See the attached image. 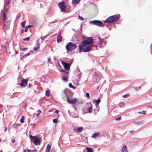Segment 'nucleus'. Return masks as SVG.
<instances>
[{"instance_id":"f257e3e1","label":"nucleus","mask_w":152,"mask_h":152,"mask_svg":"<svg viewBox=\"0 0 152 152\" xmlns=\"http://www.w3.org/2000/svg\"><path fill=\"white\" fill-rule=\"evenodd\" d=\"M93 40L92 39L90 38L83 41L81 44L78 46L79 52H88L91 50V48L93 46L94 47V49H97L96 45H92L93 43Z\"/></svg>"},{"instance_id":"f03ea898","label":"nucleus","mask_w":152,"mask_h":152,"mask_svg":"<svg viewBox=\"0 0 152 152\" xmlns=\"http://www.w3.org/2000/svg\"><path fill=\"white\" fill-rule=\"evenodd\" d=\"M119 14L114 15L113 16H110L107 18L105 21H104V23H113L114 22L117 21L120 17Z\"/></svg>"},{"instance_id":"7ed1b4c3","label":"nucleus","mask_w":152,"mask_h":152,"mask_svg":"<svg viewBox=\"0 0 152 152\" xmlns=\"http://www.w3.org/2000/svg\"><path fill=\"white\" fill-rule=\"evenodd\" d=\"M77 47V45L72 42H69L66 46V48L67 51H70L73 50Z\"/></svg>"},{"instance_id":"20e7f679","label":"nucleus","mask_w":152,"mask_h":152,"mask_svg":"<svg viewBox=\"0 0 152 152\" xmlns=\"http://www.w3.org/2000/svg\"><path fill=\"white\" fill-rule=\"evenodd\" d=\"M94 82L95 83H98L101 78V75L99 72H95L93 74Z\"/></svg>"},{"instance_id":"39448f33","label":"nucleus","mask_w":152,"mask_h":152,"mask_svg":"<svg viewBox=\"0 0 152 152\" xmlns=\"http://www.w3.org/2000/svg\"><path fill=\"white\" fill-rule=\"evenodd\" d=\"M30 139L35 145H39L40 144V140L36 137L30 136Z\"/></svg>"},{"instance_id":"423d86ee","label":"nucleus","mask_w":152,"mask_h":152,"mask_svg":"<svg viewBox=\"0 0 152 152\" xmlns=\"http://www.w3.org/2000/svg\"><path fill=\"white\" fill-rule=\"evenodd\" d=\"M58 6L61 12H65L66 11V7L65 6L64 1L59 3L58 4Z\"/></svg>"},{"instance_id":"0eeeda50","label":"nucleus","mask_w":152,"mask_h":152,"mask_svg":"<svg viewBox=\"0 0 152 152\" xmlns=\"http://www.w3.org/2000/svg\"><path fill=\"white\" fill-rule=\"evenodd\" d=\"M89 23L92 24H94L99 26H102L104 25L103 23L101 21L99 20H94L89 22Z\"/></svg>"},{"instance_id":"6e6552de","label":"nucleus","mask_w":152,"mask_h":152,"mask_svg":"<svg viewBox=\"0 0 152 152\" xmlns=\"http://www.w3.org/2000/svg\"><path fill=\"white\" fill-rule=\"evenodd\" d=\"M67 101L70 104H74L77 102V99L76 98L72 99H67Z\"/></svg>"},{"instance_id":"1a4fd4ad","label":"nucleus","mask_w":152,"mask_h":152,"mask_svg":"<svg viewBox=\"0 0 152 152\" xmlns=\"http://www.w3.org/2000/svg\"><path fill=\"white\" fill-rule=\"evenodd\" d=\"M62 64L63 65L65 70H68L70 69V64L64 62H61Z\"/></svg>"},{"instance_id":"9d476101","label":"nucleus","mask_w":152,"mask_h":152,"mask_svg":"<svg viewBox=\"0 0 152 152\" xmlns=\"http://www.w3.org/2000/svg\"><path fill=\"white\" fill-rule=\"evenodd\" d=\"M10 23V21H7V22H4V26L3 27V29L4 28L6 29H7L10 28L9 25Z\"/></svg>"},{"instance_id":"9b49d317","label":"nucleus","mask_w":152,"mask_h":152,"mask_svg":"<svg viewBox=\"0 0 152 152\" xmlns=\"http://www.w3.org/2000/svg\"><path fill=\"white\" fill-rule=\"evenodd\" d=\"M28 80L26 79H22L21 80L20 86H27Z\"/></svg>"},{"instance_id":"f8f14e48","label":"nucleus","mask_w":152,"mask_h":152,"mask_svg":"<svg viewBox=\"0 0 152 152\" xmlns=\"http://www.w3.org/2000/svg\"><path fill=\"white\" fill-rule=\"evenodd\" d=\"M98 38L99 39V41H100V42H101V45H103V44H104V45H103L102 46V45H100L99 47H104V45H105V44H106V43H105L106 42H105V41L104 40H101V39H100V37H98Z\"/></svg>"},{"instance_id":"ddd939ff","label":"nucleus","mask_w":152,"mask_h":152,"mask_svg":"<svg viewBox=\"0 0 152 152\" xmlns=\"http://www.w3.org/2000/svg\"><path fill=\"white\" fill-rule=\"evenodd\" d=\"M83 130V127H80L77 129H74V130L78 132V133L80 132Z\"/></svg>"},{"instance_id":"4468645a","label":"nucleus","mask_w":152,"mask_h":152,"mask_svg":"<svg viewBox=\"0 0 152 152\" xmlns=\"http://www.w3.org/2000/svg\"><path fill=\"white\" fill-rule=\"evenodd\" d=\"M60 34H58L57 37V41L58 43L60 42L62 40V37L60 35Z\"/></svg>"},{"instance_id":"2eb2a0df","label":"nucleus","mask_w":152,"mask_h":152,"mask_svg":"<svg viewBox=\"0 0 152 152\" xmlns=\"http://www.w3.org/2000/svg\"><path fill=\"white\" fill-rule=\"evenodd\" d=\"M91 106L89 107L87 109V110L88 112L89 113H91L92 112V104L91 103Z\"/></svg>"},{"instance_id":"dca6fc26","label":"nucleus","mask_w":152,"mask_h":152,"mask_svg":"<svg viewBox=\"0 0 152 152\" xmlns=\"http://www.w3.org/2000/svg\"><path fill=\"white\" fill-rule=\"evenodd\" d=\"M51 147V145L50 144H48L46 147V152H49L50 151V149Z\"/></svg>"},{"instance_id":"f3484780","label":"nucleus","mask_w":152,"mask_h":152,"mask_svg":"<svg viewBox=\"0 0 152 152\" xmlns=\"http://www.w3.org/2000/svg\"><path fill=\"white\" fill-rule=\"evenodd\" d=\"M122 152H127V147L125 145L123 146L122 149Z\"/></svg>"},{"instance_id":"a211bd4d","label":"nucleus","mask_w":152,"mask_h":152,"mask_svg":"<svg viewBox=\"0 0 152 152\" xmlns=\"http://www.w3.org/2000/svg\"><path fill=\"white\" fill-rule=\"evenodd\" d=\"M100 134L99 132L94 133L93 134L92 137L94 138H96L97 136H99Z\"/></svg>"},{"instance_id":"6ab92c4d","label":"nucleus","mask_w":152,"mask_h":152,"mask_svg":"<svg viewBox=\"0 0 152 152\" xmlns=\"http://www.w3.org/2000/svg\"><path fill=\"white\" fill-rule=\"evenodd\" d=\"M80 0H72V3L73 4H78Z\"/></svg>"},{"instance_id":"aec40b11","label":"nucleus","mask_w":152,"mask_h":152,"mask_svg":"<svg viewBox=\"0 0 152 152\" xmlns=\"http://www.w3.org/2000/svg\"><path fill=\"white\" fill-rule=\"evenodd\" d=\"M101 102L100 98H98L97 99L95 100V102L96 105L98 104Z\"/></svg>"},{"instance_id":"412c9836","label":"nucleus","mask_w":152,"mask_h":152,"mask_svg":"<svg viewBox=\"0 0 152 152\" xmlns=\"http://www.w3.org/2000/svg\"><path fill=\"white\" fill-rule=\"evenodd\" d=\"M86 149L87 150V152H94L93 151V149L92 148L86 147Z\"/></svg>"},{"instance_id":"4be33fe9","label":"nucleus","mask_w":152,"mask_h":152,"mask_svg":"<svg viewBox=\"0 0 152 152\" xmlns=\"http://www.w3.org/2000/svg\"><path fill=\"white\" fill-rule=\"evenodd\" d=\"M7 19V18L6 16V15L5 13H4L3 15V20L5 21Z\"/></svg>"},{"instance_id":"5701e85b","label":"nucleus","mask_w":152,"mask_h":152,"mask_svg":"<svg viewBox=\"0 0 152 152\" xmlns=\"http://www.w3.org/2000/svg\"><path fill=\"white\" fill-rule=\"evenodd\" d=\"M20 121L21 123H23L24 121V117L22 116L20 119Z\"/></svg>"},{"instance_id":"b1692460","label":"nucleus","mask_w":152,"mask_h":152,"mask_svg":"<svg viewBox=\"0 0 152 152\" xmlns=\"http://www.w3.org/2000/svg\"><path fill=\"white\" fill-rule=\"evenodd\" d=\"M30 55V53H28L27 54H25L24 55L22 58L21 59L22 60L23 58H25L27 57V56H29Z\"/></svg>"},{"instance_id":"393cba45","label":"nucleus","mask_w":152,"mask_h":152,"mask_svg":"<svg viewBox=\"0 0 152 152\" xmlns=\"http://www.w3.org/2000/svg\"><path fill=\"white\" fill-rule=\"evenodd\" d=\"M50 92L48 89L45 92V95L48 96H49Z\"/></svg>"},{"instance_id":"a878e982","label":"nucleus","mask_w":152,"mask_h":152,"mask_svg":"<svg viewBox=\"0 0 152 152\" xmlns=\"http://www.w3.org/2000/svg\"><path fill=\"white\" fill-rule=\"evenodd\" d=\"M27 150L28 152H37V151L36 150H30L27 149Z\"/></svg>"},{"instance_id":"bb28decb","label":"nucleus","mask_w":152,"mask_h":152,"mask_svg":"<svg viewBox=\"0 0 152 152\" xmlns=\"http://www.w3.org/2000/svg\"><path fill=\"white\" fill-rule=\"evenodd\" d=\"M62 80L64 82H66L67 81V78L66 77H62Z\"/></svg>"},{"instance_id":"cd10ccee","label":"nucleus","mask_w":152,"mask_h":152,"mask_svg":"<svg viewBox=\"0 0 152 152\" xmlns=\"http://www.w3.org/2000/svg\"><path fill=\"white\" fill-rule=\"evenodd\" d=\"M129 96V93L125 95H124L123 97L124 98H126L128 97Z\"/></svg>"},{"instance_id":"c85d7f7f","label":"nucleus","mask_w":152,"mask_h":152,"mask_svg":"<svg viewBox=\"0 0 152 152\" xmlns=\"http://www.w3.org/2000/svg\"><path fill=\"white\" fill-rule=\"evenodd\" d=\"M138 113L139 114H142L144 115H145L146 113V112L144 110H143L141 112H138Z\"/></svg>"},{"instance_id":"c756f323","label":"nucleus","mask_w":152,"mask_h":152,"mask_svg":"<svg viewBox=\"0 0 152 152\" xmlns=\"http://www.w3.org/2000/svg\"><path fill=\"white\" fill-rule=\"evenodd\" d=\"M37 114L36 115L37 116H38L39 114L41 113V111L40 110H38L37 111Z\"/></svg>"},{"instance_id":"7c9ffc66","label":"nucleus","mask_w":152,"mask_h":152,"mask_svg":"<svg viewBox=\"0 0 152 152\" xmlns=\"http://www.w3.org/2000/svg\"><path fill=\"white\" fill-rule=\"evenodd\" d=\"M30 39V37H28L23 39V41H29Z\"/></svg>"},{"instance_id":"2f4dec72","label":"nucleus","mask_w":152,"mask_h":152,"mask_svg":"<svg viewBox=\"0 0 152 152\" xmlns=\"http://www.w3.org/2000/svg\"><path fill=\"white\" fill-rule=\"evenodd\" d=\"M26 23V21H24L23 22H22L21 23V25H22V27L24 28L25 27V24Z\"/></svg>"},{"instance_id":"473e14b6","label":"nucleus","mask_w":152,"mask_h":152,"mask_svg":"<svg viewBox=\"0 0 152 152\" xmlns=\"http://www.w3.org/2000/svg\"><path fill=\"white\" fill-rule=\"evenodd\" d=\"M140 88H141L140 86H138L136 87V88H135L136 90L137 91H138V90H139L140 89Z\"/></svg>"},{"instance_id":"72a5a7b5","label":"nucleus","mask_w":152,"mask_h":152,"mask_svg":"<svg viewBox=\"0 0 152 152\" xmlns=\"http://www.w3.org/2000/svg\"><path fill=\"white\" fill-rule=\"evenodd\" d=\"M39 48V46H38L37 47H34V49L35 51H36L38 50V49Z\"/></svg>"},{"instance_id":"f704fd0d","label":"nucleus","mask_w":152,"mask_h":152,"mask_svg":"<svg viewBox=\"0 0 152 152\" xmlns=\"http://www.w3.org/2000/svg\"><path fill=\"white\" fill-rule=\"evenodd\" d=\"M13 126H14L15 128H16L17 126H19V124H15L13 125Z\"/></svg>"},{"instance_id":"c9c22d12","label":"nucleus","mask_w":152,"mask_h":152,"mask_svg":"<svg viewBox=\"0 0 152 152\" xmlns=\"http://www.w3.org/2000/svg\"><path fill=\"white\" fill-rule=\"evenodd\" d=\"M28 26H26L25 28V31L26 32H27L28 30Z\"/></svg>"},{"instance_id":"e433bc0d","label":"nucleus","mask_w":152,"mask_h":152,"mask_svg":"<svg viewBox=\"0 0 152 152\" xmlns=\"http://www.w3.org/2000/svg\"><path fill=\"white\" fill-rule=\"evenodd\" d=\"M119 106L120 107H123L124 106V104L123 103H121L119 104Z\"/></svg>"},{"instance_id":"4c0bfd02","label":"nucleus","mask_w":152,"mask_h":152,"mask_svg":"<svg viewBox=\"0 0 152 152\" xmlns=\"http://www.w3.org/2000/svg\"><path fill=\"white\" fill-rule=\"evenodd\" d=\"M53 122L54 123H56L57 122V120L56 119H53Z\"/></svg>"},{"instance_id":"58836bf2","label":"nucleus","mask_w":152,"mask_h":152,"mask_svg":"<svg viewBox=\"0 0 152 152\" xmlns=\"http://www.w3.org/2000/svg\"><path fill=\"white\" fill-rule=\"evenodd\" d=\"M78 18L80 20H82L83 21L84 20L83 18L80 16L79 15L78 16Z\"/></svg>"},{"instance_id":"ea45409f","label":"nucleus","mask_w":152,"mask_h":152,"mask_svg":"<svg viewBox=\"0 0 152 152\" xmlns=\"http://www.w3.org/2000/svg\"><path fill=\"white\" fill-rule=\"evenodd\" d=\"M121 119V117L120 116L119 117L115 119V120L116 121H119Z\"/></svg>"},{"instance_id":"a19ab883","label":"nucleus","mask_w":152,"mask_h":152,"mask_svg":"<svg viewBox=\"0 0 152 152\" xmlns=\"http://www.w3.org/2000/svg\"><path fill=\"white\" fill-rule=\"evenodd\" d=\"M86 96L88 98H89L90 97L89 94L88 93H87L86 94Z\"/></svg>"},{"instance_id":"79ce46f5","label":"nucleus","mask_w":152,"mask_h":152,"mask_svg":"<svg viewBox=\"0 0 152 152\" xmlns=\"http://www.w3.org/2000/svg\"><path fill=\"white\" fill-rule=\"evenodd\" d=\"M47 36H43V37H41V39L42 40H44V39L45 38L47 37Z\"/></svg>"},{"instance_id":"37998d69","label":"nucleus","mask_w":152,"mask_h":152,"mask_svg":"<svg viewBox=\"0 0 152 152\" xmlns=\"http://www.w3.org/2000/svg\"><path fill=\"white\" fill-rule=\"evenodd\" d=\"M69 87L73 88L74 89H75V86H69Z\"/></svg>"},{"instance_id":"c03bdc74","label":"nucleus","mask_w":152,"mask_h":152,"mask_svg":"<svg viewBox=\"0 0 152 152\" xmlns=\"http://www.w3.org/2000/svg\"><path fill=\"white\" fill-rule=\"evenodd\" d=\"M27 26H28L29 28L33 27V26L32 25H28Z\"/></svg>"},{"instance_id":"a18cd8bd","label":"nucleus","mask_w":152,"mask_h":152,"mask_svg":"<svg viewBox=\"0 0 152 152\" xmlns=\"http://www.w3.org/2000/svg\"><path fill=\"white\" fill-rule=\"evenodd\" d=\"M12 143H14V142H15V140H14V139H12Z\"/></svg>"},{"instance_id":"49530a36","label":"nucleus","mask_w":152,"mask_h":152,"mask_svg":"<svg viewBox=\"0 0 152 152\" xmlns=\"http://www.w3.org/2000/svg\"><path fill=\"white\" fill-rule=\"evenodd\" d=\"M7 130V127H6L4 130V132H6Z\"/></svg>"},{"instance_id":"de8ad7c7","label":"nucleus","mask_w":152,"mask_h":152,"mask_svg":"<svg viewBox=\"0 0 152 152\" xmlns=\"http://www.w3.org/2000/svg\"><path fill=\"white\" fill-rule=\"evenodd\" d=\"M148 108H152V106H150V105H149L148 106Z\"/></svg>"},{"instance_id":"09e8293b","label":"nucleus","mask_w":152,"mask_h":152,"mask_svg":"<svg viewBox=\"0 0 152 152\" xmlns=\"http://www.w3.org/2000/svg\"><path fill=\"white\" fill-rule=\"evenodd\" d=\"M27 48H25L23 49V51H25V50H26L27 49Z\"/></svg>"},{"instance_id":"8fccbe9b","label":"nucleus","mask_w":152,"mask_h":152,"mask_svg":"<svg viewBox=\"0 0 152 152\" xmlns=\"http://www.w3.org/2000/svg\"><path fill=\"white\" fill-rule=\"evenodd\" d=\"M59 112V110H56V111H55V113H58Z\"/></svg>"},{"instance_id":"3c124183","label":"nucleus","mask_w":152,"mask_h":152,"mask_svg":"<svg viewBox=\"0 0 152 152\" xmlns=\"http://www.w3.org/2000/svg\"><path fill=\"white\" fill-rule=\"evenodd\" d=\"M68 86H72V83H69L68 85Z\"/></svg>"},{"instance_id":"603ef678","label":"nucleus","mask_w":152,"mask_h":152,"mask_svg":"<svg viewBox=\"0 0 152 152\" xmlns=\"http://www.w3.org/2000/svg\"><path fill=\"white\" fill-rule=\"evenodd\" d=\"M51 60V59L49 58L48 60V62H49L50 60Z\"/></svg>"},{"instance_id":"864d4df0","label":"nucleus","mask_w":152,"mask_h":152,"mask_svg":"<svg viewBox=\"0 0 152 152\" xmlns=\"http://www.w3.org/2000/svg\"><path fill=\"white\" fill-rule=\"evenodd\" d=\"M130 133H134V131H130Z\"/></svg>"},{"instance_id":"5fc2aeb1","label":"nucleus","mask_w":152,"mask_h":152,"mask_svg":"<svg viewBox=\"0 0 152 152\" xmlns=\"http://www.w3.org/2000/svg\"><path fill=\"white\" fill-rule=\"evenodd\" d=\"M151 50H152V44H151Z\"/></svg>"},{"instance_id":"6e6d98bb","label":"nucleus","mask_w":152,"mask_h":152,"mask_svg":"<svg viewBox=\"0 0 152 152\" xmlns=\"http://www.w3.org/2000/svg\"><path fill=\"white\" fill-rule=\"evenodd\" d=\"M32 84H31V83H29L28 86H32Z\"/></svg>"},{"instance_id":"4d7b16f0","label":"nucleus","mask_w":152,"mask_h":152,"mask_svg":"<svg viewBox=\"0 0 152 152\" xmlns=\"http://www.w3.org/2000/svg\"><path fill=\"white\" fill-rule=\"evenodd\" d=\"M23 30H22L21 31V33H22L23 32Z\"/></svg>"},{"instance_id":"13d9d810","label":"nucleus","mask_w":152,"mask_h":152,"mask_svg":"<svg viewBox=\"0 0 152 152\" xmlns=\"http://www.w3.org/2000/svg\"><path fill=\"white\" fill-rule=\"evenodd\" d=\"M26 150H24L23 152H26Z\"/></svg>"},{"instance_id":"bf43d9fd","label":"nucleus","mask_w":152,"mask_h":152,"mask_svg":"<svg viewBox=\"0 0 152 152\" xmlns=\"http://www.w3.org/2000/svg\"><path fill=\"white\" fill-rule=\"evenodd\" d=\"M50 23H53L54 22H50Z\"/></svg>"},{"instance_id":"052dcab7","label":"nucleus","mask_w":152,"mask_h":152,"mask_svg":"<svg viewBox=\"0 0 152 152\" xmlns=\"http://www.w3.org/2000/svg\"><path fill=\"white\" fill-rule=\"evenodd\" d=\"M61 72H64V71L63 70H61Z\"/></svg>"},{"instance_id":"680f3d73","label":"nucleus","mask_w":152,"mask_h":152,"mask_svg":"<svg viewBox=\"0 0 152 152\" xmlns=\"http://www.w3.org/2000/svg\"><path fill=\"white\" fill-rule=\"evenodd\" d=\"M66 74L67 75L68 74V73H66Z\"/></svg>"},{"instance_id":"e2e57ef3","label":"nucleus","mask_w":152,"mask_h":152,"mask_svg":"<svg viewBox=\"0 0 152 152\" xmlns=\"http://www.w3.org/2000/svg\"><path fill=\"white\" fill-rule=\"evenodd\" d=\"M0 152H2L1 151H0Z\"/></svg>"}]
</instances>
